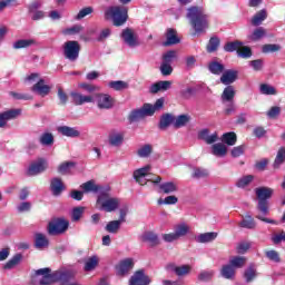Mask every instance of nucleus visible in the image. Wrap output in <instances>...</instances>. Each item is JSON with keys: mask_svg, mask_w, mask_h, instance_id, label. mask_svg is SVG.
<instances>
[{"mask_svg": "<svg viewBox=\"0 0 285 285\" xmlns=\"http://www.w3.org/2000/svg\"><path fill=\"white\" fill-rule=\"evenodd\" d=\"M187 19H189L195 35H202L208 30V16L202 7H190L187 9Z\"/></svg>", "mask_w": 285, "mask_h": 285, "instance_id": "obj_1", "label": "nucleus"}, {"mask_svg": "<svg viewBox=\"0 0 285 285\" xmlns=\"http://www.w3.org/2000/svg\"><path fill=\"white\" fill-rule=\"evenodd\" d=\"M165 102L166 99L159 98L154 105L145 104L142 107L131 110V112L129 114V121L135 122L140 121V119H145V117H153L155 112L164 108Z\"/></svg>", "mask_w": 285, "mask_h": 285, "instance_id": "obj_2", "label": "nucleus"}, {"mask_svg": "<svg viewBox=\"0 0 285 285\" xmlns=\"http://www.w3.org/2000/svg\"><path fill=\"white\" fill-rule=\"evenodd\" d=\"M121 206V198L112 197L107 193H100L96 200V208L105 213H115Z\"/></svg>", "mask_w": 285, "mask_h": 285, "instance_id": "obj_3", "label": "nucleus"}, {"mask_svg": "<svg viewBox=\"0 0 285 285\" xmlns=\"http://www.w3.org/2000/svg\"><path fill=\"white\" fill-rule=\"evenodd\" d=\"M150 170H153L150 165H146L139 169H136L134 171L135 181L139 184V186H146L148 181L154 184V186L161 184V177L155 174H150Z\"/></svg>", "mask_w": 285, "mask_h": 285, "instance_id": "obj_4", "label": "nucleus"}, {"mask_svg": "<svg viewBox=\"0 0 285 285\" xmlns=\"http://www.w3.org/2000/svg\"><path fill=\"white\" fill-rule=\"evenodd\" d=\"M105 17L107 19H111L114 26L119 28V26H124V23L128 21V8H126L125 6L109 7L105 11Z\"/></svg>", "mask_w": 285, "mask_h": 285, "instance_id": "obj_5", "label": "nucleus"}, {"mask_svg": "<svg viewBox=\"0 0 285 285\" xmlns=\"http://www.w3.org/2000/svg\"><path fill=\"white\" fill-rule=\"evenodd\" d=\"M36 275H41L42 277L39 279L40 285H50L55 284V282H63L68 274H66L63 271H57L52 273V269L45 267L36 271Z\"/></svg>", "mask_w": 285, "mask_h": 285, "instance_id": "obj_6", "label": "nucleus"}, {"mask_svg": "<svg viewBox=\"0 0 285 285\" xmlns=\"http://www.w3.org/2000/svg\"><path fill=\"white\" fill-rule=\"evenodd\" d=\"M62 50L68 61H77L79 59V52H81V46L76 40H69L63 43Z\"/></svg>", "mask_w": 285, "mask_h": 285, "instance_id": "obj_7", "label": "nucleus"}, {"mask_svg": "<svg viewBox=\"0 0 285 285\" xmlns=\"http://www.w3.org/2000/svg\"><path fill=\"white\" fill-rule=\"evenodd\" d=\"M69 226H70V223L67 219L55 218L48 225V233L49 235H63V233L68 230Z\"/></svg>", "mask_w": 285, "mask_h": 285, "instance_id": "obj_8", "label": "nucleus"}, {"mask_svg": "<svg viewBox=\"0 0 285 285\" xmlns=\"http://www.w3.org/2000/svg\"><path fill=\"white\" fill-rule=\"evenodd\" d=\"M94 101L99 110H110L115 106V98L108 94H96Z\"/></svg>", "mask_w": 285, "mask_h": 285, "instance_id": "obj_9", "label": "nucleus"}, {"mask_svg": "<svg viewBox=\"0 0 285 285\" xmlns=\"http://www.w3.org/2000/svg\"><path fill=\"white\" fill-rule=\"evenodd\" d=\"M165 271L175 273L177 277H187V275H190V273H193V266L188 264L177 265L175 263H169L165 266Z\"/></svg>", "mask_w": 285, "mask_h": 285, "instance_id": "obj_10", "label": "nucleus"}, {"mask_svg": "<svg viewBox=\"0 0 285 285\" xmlns=\"http://www.w3.org/2000/svg\"><path fill=\"white\" fill-rule=\"evenodd\" d=\"M46 170H48V160L38 158L29 166L28 174L31 176L41 175V173H46Z\"/></svg>", "mask_w": 285, "mask_h": 285, "instance_id": "obj_11", "label": "nucleus"}, {"mask_svg": "<svg viewBox=\"0 0 285 285\" xmlns=\"http://www.w3.org/2000/svg\"><path fill=\"white\" fill-rule=\"evenodd\" d=\"M70 97L75 106H83V104H95V97L90 95H83L79 91H71Z\"/></svg>", "mask_w": 285, "mask_h": 285, "instance_id": "obj_12", "label": "nucleus"}, {"mask_svg": "<svg viewBox=\"0 0 285 285\" xmlns=\"http://www.w3.org/2000/svg\"><path fill=\"white\" fill-rule=\"evenodd\" d=\"M51 86L46 85V80L39 79L32 87L31 92L39 95L40 97H48L50 95Z\"/></svg>", "mask_w": 285, "mask_h": 285, "instance_id": "obj_13", "label": "nucleus"}, {"mask_svg": "<svg viewBox=\"0 0 285 285\" xmlns=\"http://www.w3.org/2000/svg\"><path fill=\"white\" fill-rule=\"evenodd\" d=\"M198 139H202L207 144L208 146L217 144L219 141V135L217 131L210 134V130L208 129H203L198 132Z\"/></svg>", "mask_w": 285, "mask_h": 285, "instance_id": "obj_14", "label": "nucleus"}, {"mask_svg": "<svg viewBox=\"0 0 285 285\" xmlns=\"http://www.w3.org/2000/svg\"><path fill=\"white\" fill-rule=\"evenodd\" d=\"M134 266L135 262L132 258H126L116 266V273L120 277H124V275H128V272L132 271Z\"/></svg>", "mask_w": 285, "mask_h": 285, "instance_id": "obj_15", "label": "nucleus"}, {"mask_svg": "<svg viewBox=\"0 0 285 285\" xmlns=\"http://www.w3.org/2000/svg\"><path fill=\"white\" fill-rule=\"evenodd\" d=\"M239 75L238 70L228 69L223 71L220 76V83L224 86H230V83H235L237 81V77Z\"/></svg>", "mask_w": 285, "mask_h": 285, "instance_id": "obj_16", "label": "nucleus"}, {"mask_svg": "<svg viewBox=\"0 0 285 285\" xmlns=\"http://www.w3.org/2000/svg\"><path fill=\"white\" fill-rule=\"evenodd\" d=\"M150 282V277L144 271H138L130 277L129 285H149Z\"/></svg>", "mask_w": 285, "mask_h": 285, "instance_id": "obj_17", "label": "nucleus"}, {"mask_svg": "<svg viewBox=\"0 0 285 285\" xmlns=\"http://www.w3.org/2000/svg\"><path fill=\"white\" fill-rule=\"evenodd\" d=\"M121 37L127 46L129 48H137L139 46V39L135 35V31L131 29H125L121 33Z\"/></svg>", "mask_w": 285, "mask_h": 285, "instance_id": "obj_18", "label": "nucleus"}, {"mask_svg": "<svg viewBox=\"0 0 285 285\" xmlns=\"http://www.w3.org/2000/svg\"><path fill=\"white\" fill-rule=\"evenodd\" d=\"M57 131L62 135L63 137H70L72 139L77 137H81V131L77 129V127H69V126H59Z\"/></svg>", "mask_w": 285, "mask_h": 285, "instance_id": "obj_19", "label": "nucleus"}, {"mask_svg": "<svg viewBox=\"0 0 285 285\" xmlns=\"http://www.w3.org/2000/svg\"><path fill=\"white\" fill-rule=\"evenodd\" d=\"M109 145L114 146V148H119L124 145V132L118 130H112L109 132Z\"/></svg>", "mask_w": 285, "mask_h": 285, "instance_id": "obj_20", "label": "nucleus"}, {"mask_svg": "<svg viewBox=\"0 0 285 285\" xmlns=\"http://www.w3.org/2000/svg\"><path fill=\"white\" fill-rule=\"evenodd\" d=\"M99 266V256L92 255L83 261V271L86 273H92Z\"/></svg>", "mask_w": 285, "mask_h": 285, "instance_id": "obj_21", "label": "nucleus"}, {"mask_svg": "<svg viewBox=\"0 0 285 285\" xmlns=\"http://www.w3.org/2000/svg\"><path fill=\"white\" fill-rule=\"evenodd\" d=\"M159 190L165 195H174L179 190V186L175 181H165L159 184Z\"/></svg>", "mask_w": 285, "mask_h": 285, "instance_id": "obj_22", "label": "nucleus"}, {"mask_svg": "<svg viewBox=\"0 0 285 285\" xmlns=\"http://www.w3.org/2000/svg\"><path fill=\"white\" fill-rule=\"evenodd\" d=\"M235 95H237V91L235 90V87L227 86L220 96V99L223 104H233L235 99Z\"/></svg>", "mask_w": 285, "mask_h": 285, "instance_id": "obj_23", "label": "nucleus"}, {"mask_svg": "<svg viewBox=\"0 0 285 285\" xmlns=\"http://www.w3.org/2000/svg\"><path fill=\"white\" fill-rule=\"evenodd\" d=\"M171 86H173V81H170V80L158 81V82L151 85L150 92L153 95H157V92H159L161 90L163 91L170 90Z\"/></svg>", "mask_w": 285, "mask_h": 285, "instance_id": "obj_24", "label": "nucleus"}, {"mask_svg": "<svg viewBox=\"0 0 285 285\" xmlns=\"http://www.w3.org/2000/svg\"><path fill=\"white\" fill-rule=\"evenodd\" d=\"M266 19H268V11H266V9H262L252 17L250 23L255 27L262 26Z\"/></svg>", "mask_w": 285, "mask_h": 285, "instance_id": "obj_25", "label": "nucleus"}, {"mask_svg": "<svg viewBox=\"0 0 285 285\" xmlns=\"http://www.w3.org/2000/svg\"><path fill=\"white\" fill-rule=\"evenodd\" d=\"M227 154L228 147H226L224 142H216L212 145V155H214V157H226Z\"/></svg>", "mask_w": 285, "mask_h": 285, "instance_id": "obj_26", "label": "nucleus"}, {"mask_svg": "<svg viewBox=\"0 0 285 285\" xmlns=\"http://www.w3.org/2000/svg\"><path fill=\"white\" fill-rule=\"evenodd\" d=\"M21 262H23V255L16 254L3 265V268L4 271H12V268H17Z\"/></svg>", "mask_w": 285, "mask_h": 285, "instance_id": "obj_27", "label": "nucleus"}, {"mask_svg": "<svg viewBox=\"0 0 285 285\" xmlns=\"http://www.w3.org/2000/svg\"><path fill=\"white\" fill-rule=\"evenodd\" d=\"M255 194L258 200L271 199L273 197V189L271 187H258L255 189Z\"/></svg>", "mask_w": 285, "mask_h": 285, "instance_id": "obj_28", "label": "nucleus"}, {"mask_svg": "<svg viewBox=\"0 0 285 285\" xmlns=\"http://www.w3.org/2000/svg\"><path fill=\"white\" fill-rule=\"evenodd\" d=\"M216 239L217 233L215 232L204 233L196 237V242H198V244H210V242H215Z\"/></svg>", "mask_w": 285, "mask_h": 285, "instance_id": "obj_29", "label": "nucleus"}, {"mask_svg": "<svg viewBox=\"0 0 285 285\" xmlns=\"http://www.w3.org/2000/svg\"><path fill=\"white\" fill-rule=\"evenodd\" d=\"M266 35L267 31L264 27H257L247 38L249 41H262Z\"/></svg>", "mask_w": 285, "mask_h": 285, "instance_id": "obj_30", "label": "nucleus"}, {"mask_svg": "<svg viewBox=\"0 0 285 285\" xmlns=\"http://www.w3.org/2000/svg\"><path fill=\"white\" fill-rule=\"evenodd\" d=\"M52 195H61L66 187L63 186V181L60 178H53L51 179V185H50Z\"/></svg>", "mask_w": 285, "mask_h": 285, "instance_id": "obj_31", "label": "nucleus"}, {"mask_svg": "<svg viewBox=\"0 0 285 285\" xmlns=\"http://www.w3.org/2000/svg\"><path fill=\"white\" fill-rule=\"evenodd\" d=\"M154 147L150 144H145L137 149V155L140 159H148L153 155Z\"/></svg>", "mask_w": 285, "mask_h": 285, "instance_id": "obj_32", "label": "nucleus"}, {"mask_svg": "<svg viewBox=\"0 0 285 285\" xmlns=\"http://www.w3.org/2000/svg\"><path fill=\"white\" fill-rule=\"evenodd\" d=\"M39 144L41 146L50 147L55 145V135L52 132L46 131L40 135Z\"/></svg>", "mask_w": 285, "mask_h": 285, "instance_id": "obj_33", "label": "nucleus"}, {"mask_svg": "<svg viewBox=\"0 0 285 285\" xmlns=\"http://www.w3.org/2000/svg\"><path fill=\"white\" fill-rule=\"evenodd\" d=\"M174 233L178 239H181V237H186V235L190 233V226L185 223L178 224L175 226Z\"/></svg>", "mask_w": 285, "mask_h": 285, "instance_id": "obj_34", "label": "nucleus"}, {"mask_svg": "<svg viewBox=\"0 0 285 285\" xmlns=\"http://www.w3.org/2000/svg\"><path fill=\"white\" fill-rule=\"evenodd\" d=\"M142 242H147L150 246H157L159 244V236L154 232H146L141 236Z\"/></svg>", "mask_w": 285, "mask_h": 285, "instance_id": "obj_35", "label": "nucleus"}, {"mask_svg": "<svg viewBox=\"0 0 285 285\" xmlns=\"http://www.w3.org/2000/svg\"><path fill=\"white\" fill-rule=\"evenodd\" d=\"M190 124V115L184 114L179 115L174 119L175 128H184V126H188Z\"/></svg>", "mask_w": 285, "mask_h": 285, "instance_id": "obj_36", "label": "nucleus"}, {"mask_svg": "<svg viewBox=\"0 0 285 285\" xmlns=\"http://www.w3.org/2000/svg\"><path fill=\"white\" fill-rule=\"evenodd\" d=\"M253 179H255V176L253 175H247L238 178L236 181V188H240V189L248 188L250 184H253Z\"/></svg>", "mask_w": 285, "mask_h": 285, "instance_id": "obj_37", "label": "nucleus"}, {"mask_svg": "<svg viewBox=\"0 0 285 285\" xmlns=\"http://www.w3.org/2000/svg\"><path fill=\"white\" fill-rule=\"evenodd\" d=\"M240 228H247L248 230H253V228H256L257 224L255 223V219L250 215H246L243 217L242 222L239 223Z\"/></svg>", "mask_w": 285, "mask_h": 285, "instance_id": "obj_38", "label": "nucleus"}, {"mask_svg": "<svg viewBox=\"0 0 285 285\" xmlns=\"http://www.w3.org/2000/svg\"><path fill=\"white\" fill-rule=\"evenodd\" d=\"M166 41L164 46H175V43H179V38H177V31L174 29H168L166 35Z\"/></svg>", "mask_w": 285, "mask_h": 285, "instance_id": "obj_39", "label": "nucleus"}, {"mask_svg": "<svg viewBox=\"0 0 285 285\" xmlns=\"http://www.w3.org/2000/svg\"><path fill=\"white\" fill-rule=\"evenodd\" d=\"M83 193H99L101 190V186L95 184V180H89L80 186Z\"/></svg>", "mask_w": 285, "mask_h": 285, "instance_id": "obj_40", "label": "nucleus"}, {"mask_svg": "<svg viewBox=\"0 0 285 285\" xmlns=\"http://www.w3.org/2000/svg\"><path fill=\"white\" fill-rule=\"evenodd\" d=\"M121 224L122 223L120 220H111L106 225L105 230H107V233H111L112 235H116V233H119V229L121 228Z\"/></svg>", "mask_w": 285, "mask_h": 285, "instance_id": "obj_41", "label": "nucleus"}, {"mask_svg": "<svg viewBox=\"0 0 285 285\" xmlns=\"http://www.w3.org/2000/svg\"><path fill=\"white\" fill-rule=\"evenodd\" d=\"M179 202V198L175 195H169L165 198L158 199V206H175Z\"/></svg>", "mask_w": 285, "mask_h": 285, "instance_id": "obj_42", "label": "nucleus"}, {"mask_svg": "<svg viewBox=\"0 0 285 285\" xmlns=\"http://www.w3.org/2000/svg\"><path fill=\"white\" fill-rule=\"evenodd\" d=\"M22 110L19 108L9 109L7 111H3L4 118L7 121H12L14 119H18V117H21Z\"/></svg>", "mask_w": 285, "mask_h": 285, "instance_id": "obj_43", "label": "nucleus"}, {"mask_svg": "<svg viewBox=\"0 0 285 285\" xmlns=\"http://www.w3.org/2000/svg\"><path fill=\"white\" fill-rule=\"evenodd\" d=\"M220 275L225 277V279H233L235 277V267L229 265H224L220 269Z\"/></svg>", "mask_w": 285, "mask_h": 285, "instance_id": "obj_44", "label": "nucleus"}, {"mask_svg": "<svg viewBox=\"0 0 285 285\" xmlns=\"http://www.w3.org/2000/svg\"><path fill=\"white\" fill-rule=\"evenodd\" d=\"M30 46H35V40L32 39H20L13 42L14 50H21V48H30Z\"/></svg>", "mask_w": 285, "mask_h": 285, "instance_id": "obj_45", "label": "nucleus"}, {"mask_svg": "<svg viewBox=\"0 0 285 285\" xmlns=\"http://www.w3.org/2000/svg\"><path fill=\"white\" fill-rule=\"evenodd\" d=\"M173 121H175V119L173 118V115L170 114L163 115L159 122L160 130H166V128H168V126H170Z\"/></svg>", "mask_w": 285, "mask_h": 285, "instance_id": "obj_46", "label": "nucleus"}, {"mask_svg": "<svg viewBox=\"0 0 285 285\" xmlns=\"http://www.w3.org/2000/svg\"><path fill=\"white\" fill-rule=\"evenodd\" d=\"M222 141L227 146H235L237 144V135L235 132H226L222 136Z\"/></svg>", "mask_w": 285, "mask_h": 285, "instance_id": "obj_47", "label": "nucleus"}, {"mask_svg": "<svg viewBox=\"0 0 285 285\" xmlns=\"http://www.w3.org/2000/svg\"><path fill=\"white\" fill-rule=\"evenodd\" d=\"M72 168H75V163L66 161L59 165L58 173L60 175H68L70 174V170H72Z\"/></svg>", "mask_w": 285, "mask_h": 285, "instance_id": "obj_48", "label": "nucleus"}, {"mask_svg": "<svg viewBox=\"0 0 285 285\" xmlns=\"http://www.w3.org/2000/svg\"><path fill=\"white\" fill-rule=\"evenodd\" d=\"M35 244L36 248H46L48 246V238L43 234H36Z\"/></svg>", "mask_w": 285, "mask_h": 285, "instance_id": "obj_49", "label": "nucleus"}, {"mask_svg": "<svg viewBox=\"0 0 285 285\" xmlns=\"http://www.w3.org/2000/svg\"><path fill=\"white\" fill-rule=\"evenodd\" d=\"M208 69L212 72V75H223L224 72V65L213 61L208 65Z\"/></svg>", "mask_w": 285, "mask_h": 285, "instance_id": "obj_50", "label": "nucleus"}, {"mask_svg": "<svg viewBox=\"0 0 285 285\" xmlns=\"http://www.w3.org/2000/svg\"><path fill=\"white\" fill-rule=\"evenodd\" d=\"M242 46H244L242 41L228 42L225 45L224 50L225 52H239V48H242Z\"/></svg>", "mask_w": 285, "mask_h": 285, "instance_id": "obj_51", "label": "nucleus"}, {"mask_svg": "<svg viewBox=\"0 0 285 285\" xmlns=\"http://www.w3.org/2000/svg\"><path fill=\"white\" fill-rule=\"evenodd\" d=\"M230 266L235 268H242L246 264V257L244 256H235L229 261Z\"/></svg>", "mask_w": 285, "mask_h": 285, "instance_id": "obj_52", "label": "nucleus"}, {"mask_svg": "<svg viewBox=\"0 0 285 285\" xmlns=\"http://www.w3.org/2000/svg\"><path fill=\"white\" fill-rule=\"evenodd\" d=\"M109 88H112V90L121 91L128 89V82L124 80H117V81H110Z\"/></svg>", "mask_w": 285, "mask_h": 285, "instance_id": "obj_53", "label": "nucleus"}, {"mask_svg": "<svg viewBox=\"0 0 285 285\" xmlns=\"http://www.w3.org/2000/svg\"><path fill=\"white\" fill-rule=\"evenodd\" d=\"M78 88L80 90H83L85 92H89V94L97 92V90H99L98 86H95V85L88 83V82L78 83Z\"/></svg>", "mask_w": 285, "mask_h": 285, "instance_id": "obj_54", "label": "nucleus"}, {"mask_svg": "<svg viewBox=\"0 0 285 285\" xmlns=\"http://www.w3.org/2000/svg\"><path fill=\"white\" fill-rule=\"evenodd\" d=\"M265 256L269 262H274L275 264H279L282 262V258L279 257V253L275 249L266 250Z\"/></svg>", "mask_w": 285, "mask_h": 285, "instance_id": "obj_55", "label": "nucleus"}, {"mask_svg": "<svg viewBox=\"0 0 285 285\" xmlns=\"http://www.w3.org/2000/svg\"><path fill=\"white\" fill-rule=\"evenodd\" d=\"M285 161V148L281 147L277 151L276 158L274 160V168H277L278 166H282Z\"/></svg>", "mask_w": 285, "mask_h": 285, "instance_id": "obj_56", "label": "nucleus"}, {"mask_svg": "<svg viewBox=\"0 0 285 285\" xmlns=\"http://www.w3.org/2000/svg\"><path fill=\"white\" fill-rule=\"evenodd\" d=\"M214 276H215V271L206 269L199 273L198 279L200 282H210V279H213Z\"/></svg>", "mask_w": 285, "mask_h": 285, "instance_id": "obj_57", "label": "nucleus"}, {"mask_svg": "<svg viewBox=\"0 0 285 285\" xmlns=\"http://www.w3.org/2000/svg\"><path fill=\"white\" fill-rule=\"evenodd\" d=\"M238 57H240L242 59H250V57H253V51L249 49V47H244V45H242L238 48V52H237Z\"/></svg>", "mask_w": 285, "mask_h": 285, "instance_id": "obj_58", "label": "nucleus"}, {"mask_svg": "<svg viewBox=\"0 0 285 285\" xmlns=\"http://www.w3.org/2000/svg\"><path fill=\"white\" fill-rule=\"evenodd\" d=\"M176 59H177L176 50H169L163 55V62L165 63H173V61H176Z\"/></svg>", "mask_w": 285, "mask_h": 285, "instance_id": "obj_59", "label": "nucleus"}, {"mask_svg": "<svg viewBox=\"0 0 285 285\" xmlns=\"http://www.w3.org/2000/svg\"><path fill=\"white\" fill-rule=\"evenodd\" d=\"M259 90L262 95H277V89L268 83L261 85Z\"/></svg>", "mask_w": 285, "mask_h": 285, "instance_id": "obj_60", "label": "nucleus"}, {"mask_svg": "<svg viewBox=\"0 0 285 285\" xmlns=\"http://www.w3.org/2000/svg\"><path fill=\"white\" fill-rule=\"evenodd\" d=\"M219 48V38L213 37L207 45V52H215Z\"/></svg>", "mask_w": 285, "mask_h": 285, "instance_id": "obj_61", "label": "nucleus"}, {"mask_svg": "<svg viewBox=\"0 0 285 285\" xmlns=\"http://www.w3.org/2000/svg\"><path fill=\"white\" fill-rule=\"evenodd\" d=\"M191 177H194V179H204L208 177V171L204 168H195L193 170Z\"/></svg>", "mask_w": 285, "mask_h": 285, "instance_id": "obj_62", "label": "nucleus"}, {"mask_svg": "<svg viewBox=\"0 0 285 285\" xmlns=\"http://www.w3.org/2000/svg\"><path fill=\"white\" fill-rule=\"evenodd\" d=\"M282 50V46L279 45H264L262 47V52L268 55V52H279Z\"/></svg>", "mask_w": 285, "mask_h": 285, "instance_id": "obj_63", "label": "nucleus"}, {"mask_svg": "<svg viewBox=\"0 0 285 285\" xmlns=\"http://www.w3.org/2000/svg\"><path fill=\"white\" fill-rule=\"evenodd\" d=\"M83 30V27L80 24L72 26L62 31V35H79Z\"/></svg>", "mask_w": 285, "mask_h": 285, "instance_id": "obj_64", "label": "nucleus"}]
</instances>
